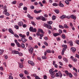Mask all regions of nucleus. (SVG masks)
Here are the masks:
<instances>
[{
  "instance_id": "10",
  "label": "nucleus",
  "mask_w": 79,
  "mask_h": 79,
  "mask_svg": "<svg viewBox=\"0 0 79 79\" xmlns=\"http://www.w3.org/2000/svg\"><path fill=\"white\" fill-rule=\"evenodd\" d=\"M27 16L29 19H34V18L32 16H31V15L29 14H28Z\"/></svg>"
},
{
  "instance_id": "12",
  "label": "nucleus",
  "mask_w": 79,
  "mask_h": 79,
  "mask_svg": "<svg viewBox=\"0 0 79 79\" xmlns=\"http://www.w3.org/2000/svg\"><path fill=\"white\" fill-rule=\"evenodd\" d=\"M38 31H37L38 32H41V33H42V34H44V31L42 30V29H38Z\"/></svg>"
},
{
  "instance_id": "7",
  "label": "nucleus",
  "mask_w": 79,
  "mask_h": 79,
  "mask_svg": "<svg viewBox=\"0 0 79 79\" xmlns=\"http://www.w3.org/2000/svg\"><path fill=\"white\" fill-rule=\"evenodd\" d=\"M41 12H42V10H40L38 11H37L36 10H34V12L35 13L38 14V13H41Z\"/></svg>"
},
{
  "instance_id": "13",
  "label": "nucleus",
  "mask_w": 79,
  "mask_h": 79,
  "mask_svg": "<svg viewBox=\"0 0 79 79\" xmlns=\"http://www.w3.org/2000/svg\"><path fill=\"white\" fill-rule=\"evenodd\" d=\"M63 60L65 61V63H68V59L65 57H64L63 58Z\"/></svg>"
},
{
  "instance_id": "49",
  "label": "nucleus",
  "mask_w": 79,
  "mask_h": 79,
  "mask_svg": "<svg viewBox=\"0 0 79 79\" xmlns=\"http://www.w3.org/2000/svg\"><path fill=\"white\" fill-rule=\"evenodd\" d=\"M4 14L6 15V16H10V14L9 13L7 12L6 13H4Z\"/></svg>"
},
{
  "instance_id": "25",
  "label": "nucleus",
  "mask_w": 79,
  "mask_h": 79,
  "mask_svg": "<svg viewBox=\"0 0 79 79\" xmlns=\"http://www.w3.org/2000/svg\"><path fill=\"white\" fill-rule=\"evenodd\" d=\"M32 32H37V29L35 28L33 29Z\"/></svg>"
},
{
  "instance_id": "58",
  "label": "nucleus",
  "mask_w": 79,
  "mask_h": 79,
  "mask_svg": "<svg viewBox=\"0 0 79 79\" xmlns=\"http://www.w3.org/2000/svg\"><path fill=\"white\" fill-rule=\"evenodd\" d=\"M36 34L37 36V37H38V36H39V35H40V34L39 33V32H37L36 33Z\"/></svg>"
},
{
  "instance_id": "23",
  "label": "nucleus",
  "mask_w": 79,
  "mask_h": 79,
  "mask_svg": "<svg viewBox=\"0 0 79 79\" xmlns=\"http://www.w3.org/2000/svg\"><path fill=\"white\" fill-rule=\"evenodd\" d=\"M54 11L57 13V14H58L59 13V12H60V11L58 9H56L54 10Z\"/></svg>"
},
{
  "instance_id": "57",
  "label": "nucleus",
  "mask_w": 79,
  "mask_h": 79,
  "mask_svg": "<svg viewBox=\"0 0 79 79\" xmlns=\"http://www.w3.org/2000/svg\"><path fill=\"white\" fill-rule=\"evenodd\" d=\"M56 77H59L60 75H59V74H58V73H56Z\"/></svg>"
},
{
  "instance_id": "47",
  "label": "nucleus",
  "mask_w": 79,
  "mask_h": 79,
  "mask_svg": "<svg viewBox=\"0 0 79 79\" xmlns=\"http://www.w3.org/2000/svg\"><path fill=\"white\" fill-rule=\"evenodd\" d=\"M46 52L47 53H51V51H50V50H46Z\"/></svg>"
},
{
  "instance_id": "59",
  "label": "nucleus",
  "mask_w": 79,
  "mask_h": 79,
  "mask_svg": "<svg viewBox=\"0 0 79 79\" xmlns=\"http://www.w3.org/2000/svg\"><path fill=\"white\" fill-rule=\"evenodd\" d=\"M4 17V15H2L0 16V18H1V19L3 18Z\"/></svg>"
},
{
  "instance_id": "53",
  "label": "nucleus",
  "mask_w": 79,
  "mask_h": 79,
  "mask_svg": "<svg viewBox=\"0 0 79 79\" xmlns=\"http://www.w3.org/2000/svg\"><path fill=\"white\" fill-rule=\"evenodd\" d=\"M73 60L74 61V62H76L77 61V59L76 58L73 59Z\"/></svg>"
},
{
  "instance_id": "16",
  "label": "nucleus",
  "mask_w": 79,
  "mask_h": 79,
  "mask_svg": "<svg viewBox=\"0 0 79 79\" xmlns=\"http://www.w3.org/2000/svg\"><path fill=\"white\" fill-rule=\"evenodd\" d=\"M71 50L72 52H73V53H74L76 51V48H71Z\"/></svg>"
},
{
  "instance_id": "43",
  "label": "nucleus",
  "mask_w": 79,
  "mask_h": 79,
  "mask_svg": "<svg viewBox=\"0 0 79 79\" xmlns=\"http://www.w3.org/2000/svg\"><path fill=\"white\" fill-rule=\"evenodd\" d=\"M65 3L67 5H69V2L68 0L65 1Z\"/></svg>"
},
{
  "instance_id": "48",
  "label": "nucleus",
  "mask_w": 79,
  "mask_h": 79,
  "mask_svg": "<svg viewBox=\"0 0 79 79\" xmlns=\"http://www.w3.org/2000/svg\"><path fill=\"white\" fill-rule=\"evenodd\" d=\"M23 27H24V28H26V27H27V25H26V24H23Z\"/></svg>"
},
{
  "instance_id": "38",
  "label": "nucleus",
  "mask_w": 79,
  "mask_h": 79,
  "mask_svg": "<svg viewBox=\"0 0 79 79\" xmlns=\"http://www.w3.org/2000/svg\"><path fill=\"white\" fill-rule=\"evenodd\" d=\"M36 19L37 20H40L41 19V16L38 17L36 18Z\"/></svg>"
},
{
  "instance_id": "61",
  "label": "nucleus",
  "mask_w": 79,
  "mask_h": 79,
  "mask_svg": "<svg viewBox=\"0 0 79 79\" xmlns=\"http://www.w3.org/2000/svg\"><path fill=\"white\" fill-rule=\"evenodd\" d=\"M19 76L20 77H23V74H20Z\"/></svg>"
},
{
  "instance_id": "34",
  "label": "nucleus",
  "mask_w": 79,
  "mask_h": 79,
  "mask_svg": "<svg viewBox=\"0 0 79 79\" xmlns=\"http://www.w3.org/2000/svg\"><path fill=\"white\" fill-rule=\"evenodd\" d=\"M32 30H33V27H30L29 28V31L31 32H32Z\"/></svg>"
},
{
  "instance_id": "60",
  "label": "nucleus",
  "mask_w": 79,
  "mask_h": 79,
  "mask_svg": "<svg viewBox=\"0 0 79 79\" xmlns=\"http://www.w3.org/2000/svg\"><path fill=\"white\" fill-rule=\"evenodd\" d=\"M76 44H77L78 45H79V40H76Z\"/></svg>"
},
{
  "instance_id": "41",
  "label": "nucleus",
  "mask_w": 79,
  "mask_h": 79,
  "mask_svg": "<svg viewBox=\"0 0 79 79\" xmlns=\"http://www.w3.org/2000/svg\"><path fill=\"white\" fill-rule=\"evenodd\" d=\"M62 47H63V48H67V45H66L63 44L62 45Z\"/></svg>"
},
{
  "instance_id": "35",
  "label": "nucleus",
  "mask_w": 79,
  "mask_h": 79,
  "mask_svg": "<svg viewBox=\"0 0 79 79\" xmlns=\"http://www.w3.org/2000/svg\"><path fill=\"white\" fill-rule=\"evenodd\" d=\"M59 27L60 29H64V27L62 25H59Z\"/></svg>"
},
{
  "instance_id": "9",
  "label": "nucleus",
  "mask_w": 79,
  "mask_h": 79,
  "mask_svg": "<svg viewBox=\"0 0 79 79\" xmlns=\"http://www.w3.org/2000/svg\"><path fill=\"white\" fill-rule=\"evenodd\" d=\"M53 35L54 37H56V36H58L60 35V33H54L53 34Z\"/></svg>"
},
{
  "instance_id": "11",
  "label": "nucleus",
  "mask_w": 79,
  "mask_h": 79,
  "mask_svg": "<svg viewBox=\"0 0 79 79\" xmlns=\"http://www.w3.org/2000/svg\"><path fill=\"white\" fill-rule=\"evenodd\" d=\"M9 32L11 34H14V32H13V30L11 29V28H9L8 29Z\"/></svg>"
},
{
  "instance_id": "6",
  "label": "nucleus",
  "mask_w": 79,
  "mask_h": 79,
  "mask_svg": "<svg viewBox=\"0 0 79 79\" xmlns=\"http://www.w3.org/2000/svg\"><path fill=\"white\" fill-rule=\"evenodd\" d=\"M18 25L19 26H23V22L22 21H20L18 22Z\"/></svg>"
},
{
  "instance_id": "8",
  "label": "nucleus",
  "mask_w": 79,
  "mask_h": 79,
  "mask_svg": "<svg viewBox=\"0 0 79 79\" xmlns=\"http://www.w3.org/2000/svg\"><path fill=\"white\" fill-rule=\"evenodd\" d=\"M70 17L72 19H74L75 20V19H76V17L74 15H71Z\"/></svg>"
},
{
  "instance_id": "37",
  "label": "nucleus",
  "mask_w": 79,
  "mask_h": 79,
  "mask_svg": "<svg viewBox=\"0 0 79 79\" xmlns=\"http://www.w3.org/2000/svg\"><path fill=\"white\" fill-rule=\"evenodd\" d=\"M52 5L54 6H58V4H56V3H54L52 4Z\"/></svg>"
},
{
  "instance_id": "46",
  "label": "nucleus",
  "mask_w": 79,
  "mask_h": 79,
  "mask_svg": "<svg viewBox=\"0 0 79 79\" xmlns=\"http://www.w3.org/2000/svg\"><path fill=\"white\" fill-rule=\"evenodd\" d=\"M65 74H67V75H69V72H68V71L67 70H66L65 71Z\"/></svg>"
},
{
  "instance_id": "28",
  "label": "nucleus",
  "mask_w": 79,
  "mask_h": 79,
  "mask_svg": "<svg viewBox=\"0 0 79 79\" xmlns=\"http://www.w3.org/2000/svg\"><path fill=\"white\" fill-rule=\"evenodd\" d=\"M62 37L63 39H65L66 38V36L64 35V34H63L62 35Z\"/></svg>"
},
{
  "instance_id": "1",
  "label": "nucleus",
  "mask_w": 79,
  "mask_h": 79,
  "mask_svg": "<svg viewBox=\"0 0 79 79\" xmlns=\"http://www.w3.org/2000/svg\"><path fill=\"white\" fill-rule=\"evenodd\" d=\"M58 71V70H56L54 71H53L52 69H51L49 70V73L51 75V76L52 78L53 79L55 78V73H56Z\"/></svg>"
},
{
  "instance_id": "40",
  "label": "nucleus",
  "mask_w": 79,
  "mask_h": 79,
  "mask_svg": "<svg viewBox=\"0 0 79 79\" xmlns=\"http://www.w3.org/2000/svg\"><path fill=\"white\" fill-rule=\"evenodd\" d=\"M10 45L12 47H15V43H11Z\"/></svg>"
},
{
  "instance_id": "39",
  "label": "nucleus",
  "mask_w": 79,
  "mask_h": 79,
  "mask_svg": "<svg viewBox=\"0 0 79 79\" xmlns=\"http://www.w3.org/2000/svg\"><path fill=\"white\" fill-rule=\"evenodd\" d=\"M52 20H55L56 19V16L53 15L52 17Z\"/></svg>"
},
{
  "instance_id": "24",
  "label": "nucleus",
  "mask_w": 79,
  "mask_h": 79,
  "mask_svg": "<svg viewBox=\"0 0 79 79\" xmlns=\"http://www.w3.org/2000/svg\"><path fill=\"white\" fill-rule=\"evenodd\" d=\"M14 27L16 29H19V26H18V25H15L14 26Z\"/></svg>"
},
{
  "instance_id": "29",
  "label": "nucleus",
  "mask_w": 79,
  "mask_h": 79,
  "mask_svg": "<svg viewBox=\"0 0 79 79\" xmlns=\"http://www.w3.org/2000/svg\"><path fill=\"white\" fill-rule=\"evenodd\" d=\"M58 73L60 77H62V76H63V75L62 74H61V72L59 71L58 72Z\"/></svg>"
},
{
  "instance_id": "27",
  "label": "nucleus",
  "mask_w": 79,
  "mask_h": 79,
  "mask_svg": "<svg viewBox=\"0 0 79 79\" xmlns=\"http://www.w3.org/2000/svg\"><path fill=\"white\" fill-rule=\"evenodd\" d=\"M21 47H22V48H24L25 47V45H24V43H22L21 45Z\"/></svg>"
},
{
  "instance_id": "4",
  "label": "nucleus",
  "mask_w": 79,
  "mask_h": 79,
  "mask_svg": "<svg viewBox=\"0 0 79 79\" xmlns=\"http://www.w3.org/2000/svg\"><path fill=\"white\" fill-rule=\"evenodd\" d=\"M33 50H34V49L32 47L28 49V51L29 52V53L31 54H32V53H33Z\"/></svg>"
},
{
  "instance_id": "31",
  "label": "nucleus",
  "mask_w": 79,
  "mask_h": 79,
  "mask_svg": "<svg viewBox=\"0 0 79 79\" xmlns=\"http://www.w3.org/2000/svg\"><path fill=\"white\" fill-rule=\"evenodd\" d=\"M4 52V50L0 49V54L1 55H2V53H3Z\"/></svg>"
},
{
  "instance_id": "44",
  "label": "nucleus",
  "mask_w": 79,
  "mask_h": 79,
  "mask_svg": "<svg viewBox=\"0 0 79 79\" xmlns=\"http://www.w3.org/2000/svg\"><path fill=\"white\" fill-rule=\"evenodd\" d=\"M18 54L19 56H23V55L22 53L21 52H19V53Z\"/></svg>"
},
{
  "instance_id": "33",
  "label": "nucleus",
  "mask_w": 79,
  "mask_h": 79,
  "mask_svg": "<svg viewBox=\"0 0 79 79\" xmlns=\"http://www.w3.org/2000/svg\"><path fill=\"white\" fill-rule=\"evenodd\" d=\"M31 24L34 26H35L36 25L35 23V22L33 21H32L31 22Z\"/></svg>"
},
{
  "instance_id": "20",
  "label": "nucleus",
  "mask_w": 79,
  "mask_h": 79,
  "mask_svg": "<svg viewBox=\"0 0 79 79\" xmlns=\"http://www.w3.org/2000/svg\"><path fill=\"white\" fill-rule=\"evenodd\" d=\"M69 44L71 46V47H73V41H72L70 40L69 42Z\"/></svg>"
},
{
  "instance_id": "50",
  "label": "nucleus",
  "mask_w": 79,
  "mask_h": 79,
  "mask_svg": "<svg viewBox=\"0 0 79 79\" xmlns=\"http://www.w3.org/2000/svg\"><path fill=\"white\" fill-rule=\"evenodd\" d=\"M42 59H43V60H44V59H47V57H46L45 56H42Z\"/></svg>"
},
{
  "instance_id": "55",
  "label": "nucleus",
  "mask_w": 79,
  "mask_h": 79,
  "mask_svg": "<svg viewBox=\"0 0 79 79\" xmlns=\"http://www.w3.org/2000/svg\"><path fill=\"white\" fill-rule=\"evenodd\" d=\"M44 45H46V46H48V43H47V42H44Z\"/></svg>"
},
{
  "instance_id": "22",
  "label": "nucleus",
  "mask_w": 79,
  "mask_h": 79,
  "mask_svg": "<svg viewBox=\"0 0 79 79\" xmlns=\"http://www.w3.org/2000/svg\"><path fill=\"white\" fill-rule=\"evenodd\" d=\"M47 23L48 24H50V25H51V24H52L53 23V22L52 21H49L47 22Z\"/></svg>"
},
{
  "instance_id": "36",
  "label": "nucleus",
  "mask_w": 79,
  "mask_h": 79,
  "mask_svg": "<svg viewBox=\"0 0 79 79\" xmlns=\"http://www.w3.org/2000/svg\"><path fill=\"white\" fill-rule=\"evenodd\" d=\"M69 76L70 78H72L73 77V75L71 73H69Z\"/></svg>"
},
{
  "instance_id": "5",
  "label": "nucleus",
  "mask_w": 79,
  "mask_h": 79,
  "mask_svg": "<svg viewBox=\"0 0 79 79\" xmlns=\"http://www.w3.org/2000/svg\"><path fill=\"white\" fill-rule=\"evenodd\" d=\"M28 63H29V64H31L32 66H34V65H35L34 63L31 60L28 61Z\"/></svg>"
},
{
  "instance_id": "21",
  "label": "nucleus",
  "mask_w": 79,
  "mask_h": 79,
  "mask_svg": "<svg viewBox=\"0 0 79 79\" xmlns=\"http://www.w3.org/2000/svg\"><path fill=\"white\" fill-rule=\"evenodd\" d=\"M13 34V35H14V36L15 37H17V38H19V36H18V35L17 34H16L14 33V34Z\"/></svg>"
},
{
  "instance_id": "54",
  "label": "nucleus",
  "mask_w": 79,
  "mask_h": 79,
  "mask_svg": "<svg viewBox=\"0 0 79 79\" xmlns=\"http://www.w3.org/2000/svg\"><path fill=\"white\" fill-rule=\"evenodd\" d=\"M73 70H74V71H75L76 73H77V69H76L75 68L73 67Z\"/></svg>"
},
{
  "instance_id": "45",
  "label": "nucleus",
  "mask_w": 79,
  "mask_h": 79,
  "mask_svg": "<svg viewBox=\"0 0 79 79\" xmlns=\"http://www.w3.org/2000/svg\"><path fill=\"white\" fill-rule=\"evenodd\" d=\"M23 10H24L25 11H26V10H27V8L26 6L24 7L23 8Z\"/></svg>"
},
{
  "instance_id": "2",
  "label": "nucleus",
  "mask_w": 79,
  "mask_h": 79,
  "mask_svg": "<svg viewBox=\"0 0 79 79\" xmlns=\"http://www.w3.org/2000/svg\"><path fill=\"white\" fill-rule=\"evenodd\" d=\"M19 35L20 37H22L21 40H26V35H22V34H19Z\"/></svg>"
},
{
  "instance_id": "14",
  "label": "nucleus",
  "mask_w": 79,
  "mask_h": 79,
  "mask_svg": "<svg viewBox=\"0 0 79 79\" xmlns=\"http://www.w3.org/2000/svg\"><path fill=\"white\" fill-rule=\"evenodd\" d=\"M66 48H63L62 51V53H61V55H64V51H66Z\"/></svg>"
},
{
  "instance_id": "15",
  "label": "nucleus",
  "mask_w": 79,
  "mask_h": 79,
  "mask_svg": "<svg viewBox=\"0 0 79 79\" xmlns=\"http://www.w3.org/2000/svg\"><path fill=\"white\" fill-rule=\"evenodd\" d=\"M41 19L43 21H46L45 18L42 16H41Z\"/></svg>"
},
{
  "instance_id": "30",
  "label": "nucleus",
  "mask_w": 79,
  "mask_h": 79,
  "mask_svg": "<svg viewBox=\"0 0 79 79\" xmlns=\"http://www.w3.org/2000/svg\"><path fill=\"white\" fill-rule=\"evenodd\" d=\"M24 67V66L21 64H19V67L20 68H23Z\"/></svg>"
},
{
  "instance_id": "51",
  "label": "nucleus",
  "mask_w": 79,
  "mask_h": 79,
  "mask_svg": "<svg viewBox=\"0 0 79 79\" xmlns=\"http://www.w3.org/2000/svg\"><path fill=\"white\" fill-rule=\"evenodd\" d=\"M59 32L60 34H62V33L63 32V31H62L61 30L59 29Z\"/></svg>"
},
{
  "instance_id": "42",
  "label": "nucleus",
  "mask_w": 79,
  "mask_h": 79,
  "mask_svg": "<svg viewBox=\"0 0 79 79\" xmlns=\"http://www.w3.org/2000/svg\"><path fill=\"white\" fill-rule=\"evenodd\" d=\"M48 24H47L44 23L43 25V26H44V27H47L48 26Z\"/></svg>"
},
{
  "instance_id": "19",
  "label": "nucleus",
  "mask_w": 79,
  "mask_h": 79,
  "mask_svg": "<svg viewBox=\"0 0 79 79\" xmlns=\"http://www.w3.org/2000/svg\"><path fill=\"white\" fill-rule=\"evenodd\" d=\"M60 18L61 19H64V18H66V15H63L62 16H60Z\"/></svg>"
},
{
  "instance_id": "26",
  "label": "nucleus",
  "mask_w": 79,
  "mask_h": 79,
  "mask_svg": "<svg viewBox=\"0 0 79 79\" xmlns=\"http://www.w3.org/2000/svg\"><path fill=\"white\" fill-rule=\"evenodd\" d=\"M24 73L25 74H27V75H28V74H29V72L27 70H25L24 71Z\"/></svg>"
},
{
  "instance_id": "62",
  "label": "nucleus",
  "mask_w": 79,
  "mask_h": 79,
  "mask_svg": "<svg viewBox=\"0 0 79 79\" xmlns=\"http://www.w3.org/2000/svg\"><path fill=\"white\" fill-rule=\"evenodd\" d=\"M58 58L59 59H60H60H61V58H62V57L61 56H58Z\"/></svg>"
},
{
  "instance_id": "17",
  "label": "nucleus",
  "mask_w": 79,
  "mask_h": 79,
  "mask_svg": "<svg viewBox=\"0 0 79 79\" xmlns=\"http://www.w3.org/2000/svg\"><path fill=\"white\" fill-rule=\"evenodd\" d=\"M48 29H52V26L50 25H48V26L47 27Z\"/></svg>"
},
{
  "instance_id": "18",
  "label": "nucleus",
  "mask_w": 79,
  "mask_h": 79,
  "mask_svg": "<svg viewBox=\"0 0 79 79\" xmlns=\"http://www.w3.org/2000/svg\"><path fill=\"white\" fill-rule=\"evenodd\" d=\"M59 6H61V7H64V5L63 3H61V2H60L59 3Z\"/></svg>"
},
{
  "instance_id": "63",
  "label": "nucleus",
  "mask_w": 79,
  "mask_h": 79,
  "mask_svg": "<svg viewBox=\"0 0 79 79\" xmlns=\"http://www.w3.org/2000/svg\"><path fill=\"white\" fill-rule=\"evenodd\" d=\"M35 79H40V77H39L38 76H36L35 77Z\"/></svg>"
},
{
  "instance_id": "56",
  "label": "nucleus",
  "mask_w": 79,
  "mask_h": 79,
  "mask_svg": "<svg viewBox=\"0 0 79 79\" xmlns=\"http://www.w3.org/2000/svg\"><path fill=\"white\" fill-rule=\"evenodd\" d=\"M30 8H31V9H34V6L32 5H31L30 6Z\"/></svg>"
},
{
  "instance_id": "3",
  "label": "nucleus",
  "mask_w": 79,
  "mask_h": 79,
  "mask_svg": "<svg viewBox=\"0 0 79 79\" xmlns=\"http://www.w3.org/2000/svg\"><path fill=\"white\" fill-rule=\"evenodd\" d=\"M15 42L16 43V44L18 47H19L20 48L21 47V45L18 42V41L17 40H15Z\"/></svg>"
},
{
  "instance_id": "64",
  "label": "nucleus",
  "mask_w": 79,
  "mask_h": 79,
  "mask_svg": "<svg viewBox=\"0 0 79 79\" xmlns=\"http://www.w3.org/2000/svg\"><path fill=\"white\" fill-rule=\"evenodd\" d=\"M9 77L10 79H13V77L12 76H9Z\"/></svg>"
},
{
  "instance_id": "32",
  "label": "nucleus",
  "mask_w": 79,
  "mask_h": 79,
  "mask_svg": "<svg viewBox=\"0 0 79 79\" xmlns=\"http://www.w3.org/2000/svg\"><path fill=\"white\" fill-rule=\"evenodd\" d=\"M64 28H67V29H68V28H69V27L66 24H64Z\"/></svg>"
},
{
  "instance_id": "52",
  "label": "nucleus",
  "mask_w": 79,
  "mask_h": 79,
  "mask_svg": "<svg viewBox=\"0 0 79 79\" xmlns=\"http://www.w3.org/2000/svg\"><path fill=\"white\" fill-rule=\"evenodd\" d=\"M16 1H13L12 2V4L13 5H15V4H16Z\"/></svg>"
}]
</instances>
